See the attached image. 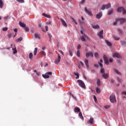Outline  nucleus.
Returning a JSON list of instances; mask_svg holds the SVG:
<instances>
[{"mask_svg": "<svg viewBox=\"0 0 126 126\" xmlns=\"http://www.w3.org/2000/svg\"><path fill=\"white\" fill-rule=\"evenodd\" d=\"M24 30L26 32H29V28L25 27Z\"/></svg>", "mask_w": 126, "mask_h": 126, "instance_id": "39", "label": "nucleus"}, {"mask_svg": "<svg viewBox=\"0 0 126 126\" xmlns=\"http://www.w3.org/2000/svg\"><path fill=\"white\" fill-rule=\"evenodd\" d=\"M117 79L120 83H122V82L123 81V79H121V78L117 77Z\"/></svg>", "mask_w": 126, "mask_h": 126, "instance_id": "41", "label": "nucleus"}, {"mask_svg": "<svg viewBox=\"0 0 126 126\" xmlns=\"http://www.w3.org/2000/svg\"><path fill=\"white\" fill-rule=\"evenodd\" d=\"M34 37L35 38H37V39H41L40 35H39L38 33H34Z\"/></svg>", "mask_w": 126, "mask_h": 126, "instance_id": "25", "label": "nucleus"}, {"mask_svg": "<svg viewBox=\"0 0 126 126\" xmlns=\"http://www.w3.org/2000/svg\"><path fill=\"white\" fill-rule=\"evenodd\" d=\"M94 122V119L93 118H91L90 120L87 121L88 124H90L91 125H93Z\"/></svg>", "mask_w": 126, "mask_h": 126, "instance_id": "14", "label": "nucleus"}, {"mask_svg": "<svg viewBox=\"0 0 126 126\" xmlns=\"http://www.w3.org/2000/svg\"><path fill=\"white\" fill-rule=\"evenodd\" d=\"M100 72L101 73H105V69H104V68H101V70H100Z\"/></svg>", "mask_w": 126, "mask_h": 126, "instance_id": "48", "label": "nucleus"}, {"mask_svg": "<svg viewBox=\"0 0 126 126\" xmlns=\"http://www.w3.org/2000/svg\"><path fill=\"white\" fill-rule=\"evenodd\" d=\"M48 35L49 36V38H50L49 41H51V40H52V37H53V36L52 35V34H51V33H48Z\"/></svg>", "mask_w": 126, "mask_h": 126, "instance_id": "40", "label": "nucleus"}, {"mask_svg": "<svg viewBox=\"0 0 126 126\" xmlns=\"http://www.w3.org/2000/svg\"><path fill=\"white\" fill-rule=\"evenodd\" d=\"M93 28H94V29H99V28H100V27L98 25H94L93 26Z\"/></svg>", "mask_w": 126, "mask_h": 126, "instance_id": "24", "label": "nucleus"}, {"mask_svg": "<svg viewBox=\"0 0 126 126\" xmlns=\"http://www.w3.org/2000/svg\"><path fill=\"white\" fill-rule=\"evenodd\" d=\"M114 71L115 72H116V73H117V74H119V75H121V74H122L121 73V72H120L119 71V70H117V69H114Z\"/></svg>", "mask_w": 126, "mask_h": 126, "instance_id": "32", "label": "nucleus"}, {"mask_svg": "<svg viewBox=\"0 0 126 126\" xmlns=\"http://www.w3.org/2000/svg\"><path fill=\"white\" fill-rule=\"evenodd\" d=\"M85 11L86 12V13H87V14H88V15H90V16H92V13L90 11L88 10L87 8H85Z\"/></svg>", "mask_w": 126, "mask_h": 126, "instance_id": "12", "label": "nucleus"}, {"mask_svg": "<svg viewBox=\"0 0 126 126\" xmlns=\"http://www.w3.org/2000/svg\"><path fill=\"white\" fill-rule=\"evenodd\" d=\"M118 21H120V24H123V23H125L126 21V18H118Z\"/></svg>", "mask_w": 126, "mask_h": 126, "instance_id": "10", "label": "nucleus"}, {"mask_svg": "<svg viewBox=\"0 0 126 126\" xmlns=\"http://www.w3.org/2000/svg\"><path fill=\"white\" fill-rule=\"evenodd\" d=\"M105 8H106V5H102L101 6L102 10H105Z\"/></svg>", "mask_w": 126, "mask_h": 126, "instance_id": "45", "label": "nucleus"}, {"mask_svg": "<svg viewBox=\"0 0 126 126\" xmlns=\"http://www.w3.org/2000/svg\"><path fill=\"white\" fill-rule=\"evenodd\" d=\"M80 64H81V65H82V66H84V63H83V62L80 61Z\"/></svg>", "mask_w": 126, "mask_h": 126, "instance_id": "60", "label": "nucleus"}, {"mask_svg": "<svg viewBox=\"0 0 126 126\" xmlns=\"http://www.w3.org/2000/svg\"><path fill=\"white\" fill-rule=\"evenodd\" d=\"M23 39V38L21 37L19 38L18 39L16 40V42H21V41H22Z\"/></svg>", "mask_w": 126, "mask_h": 126, "instance_id": "31", "label": "nucleus"}, {"mask_svg": "<svg viewBox=\"0 0 126 126\" xmlns=\"http://www.w3.org/2000/svg\"><path fill=\"white\" fill-rule=\"evenodd\" d=\"M105 42L109 47H111V46H112V43L110 42L109 40H105Z\"/></svg>", "mask_w": 126, "mask_h": 126, "instance_id": "21", "label": "nucleus"}, {"mask_svg": "<svg viewBox=\"0 0 126 126\" xmlns=\"http://www.w3.org/2000/svg\"><path fill=\"white\" fill-rule=\"evenodd\" d=\"M105 7H106V9H108V8H110V7H111V3L105 4Z\"/></svg>", "mask_w": 126, "mask_h": 126, "instance_id": "27", "label": "nucleus"}, {"mask_svg": "<svg viewBox=\"0 0 126 126\" xmlns=\"http://www.w3.org/2000/svg\"><path fill=\"white\" fill-rule=\"evenodd\" d=\"M76 55L77 57H80V52L79 51V50H77Z\"/></svg>", "mask_w": 126, "mask_h": 126, "instance_id": "42", "label": "nucleus"}, {"mask_svg": "<svg viewBox=\"0 0 126 126\" xmlns=\"http://www.w3.org/2000/svg\"><path fill=\"white\" fill-rule=\"evenodd\" d=\"M113 58H117V59H121L122 56L118 52H115L113 54Z\"/></svg>", "mask_w": 126, "mask_h": 126, "instance_id": "5", "label": "nucleus"}, {"mask_svg": "<svg viewBox=\"0 0 126 126\" xmlns=\"http://www.w3.org/2000/svg\"><path fill=\"white\" fill-rule=\"evenodd\" d=\"M29 59L30 60H32V59H33V53H30L29 54Z\"/></svg>", "mask_w": 126, "mask_h": 126, "instance_id": "28", "label": "nucleus"}, {"mask_svg": "<svg viewBox=\"0 0 126 126\" xmlns=\"http://www.w3.org/2000/svg\"><path fill=\"white\" fill-rule=\"evenodd\" d=\"M7 29H8L7 28H3L2 29V31H7Z\"/></svg>", "mask_w": 126, "mask_h": 126, "instance_id": "55", "label": "nucleus"}, {"mask_svg": "<svg viewBox=\"0 0 126 126\" xmlns=\"http://www.w3.org/2000/svg\"><path fill=\"white\" fill-rule=\"evenodd\" d=\"M96 93L98 94L100 93L101 92V91L100 90V89H99V88H96Z\"/></svg>", "mask_w": 126, "mask_h": 126, "instance_id": "43", "label": "nucleus"}, {"mask_svg": "<svg viewBox=\"0 0 126 126\" xmlns=\"http://www.w3.org/2000/svg\"><path fill=\"white\" fill-rule=\"evenodd\" d=\"M122 94H124V95H126V91L122 92Z\"/></svg>", "mask_w": 126, "mask_h": 126, "instance_id": "64", "label": "nucleus"}, {"mask_svg": "<svg viewBox=\"0 0 126 126\" xmlns=\"http://www.w3.org/2000/svg\"><path fill=\"white\" fill-rule=\"evenodd\" d=\"M94 66H95V67H96V68L99 67V65L97 64H94Z\"/></svg>", "mask_w": 126, "mask_h": 126, "instance_id": "59", "label": "nucleus"}, {"mask_svg": "<svg viewBox=\"0 0 126 126\" xmlns=\"http://www.w3.org/2000/svg\"><path fill=\"white\" fill-rule=\"evenodd\" d=\"M97 84L98 86H101V81L99 79H97Z\"/></svg>", "mask_w": 126, "mask_h": 126, "instance_id": "30", "label": "nucleus"}, {"mask_svg": "<svg viewBox=\"0 0 126 126\" xmlns=\"http://www.w3.org/2000/svg\"><path fill=\"white\" fill-rule=\"evenodd\" d=\"M46 24L47 25H51L52 24V22H51V21H49V22H46Z\"/></svg>", "mask_w": 126, "mask_h": 126, "instance_id": "47", "label": "nucleus"}, {"mask_svg": "<svg viewBox=\"0 0 126 126\" xmlns=\"http://www.w3.org/2000/svg\"><path fill=\"white\" fill-rule=\"evenodd\" d=\"M12 50L13 51V54H16L17 53V50H16V48H12Z\"/></svg>", "mask_w": 126, "mask_h": 126, "instance_id": "35", "label": "nucleus"}, {"mask_svg": "<svg viewBox=\"0 0 126 126\" xmlns=\"http://www.w3.org/2000/svg\"><path fill=\"white\" fill-rule=\"evenodd\" d=\"M87 39V40H90V38L88 36H87L85 33H84L82 36L81 37V40L83 41V42H85L86 39Z\"/></svg>", "mask_w": 126, "mask_h": 126, "instance_id": "4", "label": "nucleus"}, {"mask_svg": "<svg viewBox=\"0 0 126 126\" xmlns=\"http://www.w3.org/2000/svg\"><path fill=\"white\" fill-rule=\"evenodd\" d=\"M40 74H41V73L40 72H37L36 73V76H40Z\"/></svg>", "mask_w": 126, "mask_h": 126, "instance_id": "53", "label": "nucleus"}, {"mask_svg": "<svg viewBox=\"0 0 126 126\" xmlns=\"http://www.w3.org/2000/svg\"><path fill=\"white\" fill-rule=\"evenodd\" d=\"M110 105H106L104 106L105 109H109L110 108Z\"/></svg>", "mask_w": 126, "mask_h": 126, "instance_id": "56", "label": "nucleus"}, {"mask_svg": "<svg viewBox=\"0 0 126 126\" xmlns=\"http://www.w3.org/2000/svg\"><path fill=\"white\" fill-rule=\"evenodd\" d=\"M53 74V73L52 72H48L45 74H42V77L43 78H45V79L47 78H49L50 77V76L49 75H52Z\"/></svg>", "mask_w": 126, "mask_h": 126, "instance_id": "3", "label": "nucleus"}, {"mask_svg": "<svg viewBox=\"0 0 126 126\" xmlns=\"http://www.w3.org/2000/svg\"><path fill=\"white\" fill-rule=\"evenodd\" d=\"M118 31L119 34H123V30H121V29H118Z\"/></svg>", "mask_w": 126, "mask_h": 126, "instance_id": "50", "label": "nucleus"}, {"mask_svg": "<svg viewBox=\"0 0 126 126\" xmlns=\"http://www.w3.org/2000/svg\"><path fill=\"white\" fill-rule=\"evenodd\" d=\"M59 53L60 54H62V55H63V52L62 51H59Z\"/></svg>", "mask_w": 126, "mask_h": 126, "instance_id": "63", "label": "nucleus"}, {"mask_svg": "<svg viewBox=\"0 0 126 126\" xmlns=\"http://www.w3.org/2000/svg\"><path fill=\"white\" fill-rule=\"evenodd\" d=\"M45 29H46V31H48L49 29V27L47 26H45Z\"/></svg>", "mask_w": 126, "mask_h": 126, "instance_id": "61", "label": "nucleus"}, {"mask_svg": "<svg viewBox=\"0 0 126 126\" xmlns=\"http://www.w3.org/2000/svg\"><path fill=\"white\" fill-rule=\"evenodd\" d=\"M85 64L87 68H88V67H89V64L88 63V60H85Z\"/></svg>", "mask_w": 126, "mask_h": 126, "instance_id": "22", "label": "nucleus"}, {"mask_svg": "<svg viewBox=\"0 0 126 126\" xmlns=\"http://www.w3.org/2000/svg\"><path fill=\"white\" fill-rule=\"evenodd\" d=\"M37 51H38V48L37 47H36V48H35L34 51H33L34 56H36V55H37Z\"/></svg>", "mask_w": 126, "mask_h": 126, "instance_id": "26", "label": "nucleus"}, {"mask_svg": "<svg viewBox=\"0 0 126 126\" xmlns=\"http://www.w3.org/2000/svg\"><path fill=\"white\" fill-rule=\"evenodd\" d=\"M124 8L123 7H118L117 9L118 12H122L124 10Z\"/></svg>", "mask_w": 126, "mask_h": 126, "instance_id": "18", "label": "nucleus"}, {"mask_svg": "<svg viewBox=\"0 0 126 126\" xmlns=\"http://www.w3.org/2000/svg\"><path fill=\"white\" fill-rule=\"evenodd\" d=\"M102 16H103V13L100 12L99 14L96 15V19H100Z\"/></svg>", "mask_w": 126, "mask_h": 126, "instance_id": "13", "label": "nucleus"}, {"mask_svg": "<svg viewBox=\"0 0 126 126\" xmlns=\"http://www.w3.org/2000/svg\"><path fill=\"white\" fill-rule=\"evenodd\" d=\"M86 58H89V57L93 58L94 57V55L92 52H89L86 53Z\"/></svg>", "mask_w": 126, "mask_h": 126, "instance_id": "7", "label": "nucleus"}, {"mask_svg": "<svg viewBox=\"0 0 126 126\" xmlns=\"http://www.w3.org/2000/svg\"><path fill=\"white\" fill-rule=\"evenodd\" d=\"M81 45H80V44H79L77 46V49H78V50H79L80 49H81Z\"/></svg>", "mask_w": 126, "mask_h": 126, "instance_id": "54", "label": "nucleus"}, {"mask_svg": "<svg viewBox=\"0 0 126 126\" xmlns=\"http://www.w3.org/2000/svg\"><path fill=\"white\" fill-rule=\"evenodd\" d=\"M113 38L115 40H116V41H119V40H120V37L116 36H114Z\"/></svg>", "mask_w": 126, "mask_h": 126, "instance_id": "34", "label": "nucleus"}, {"mask_svg": "<svg viewBox=\"0 0 126 126\" xmlns=\"http://www.w3.org/2000/svg\"><path fill=\"white\" fill-rule=\"evenodd\" d=\"M123 14H124V15L126 14V10H125V9H124V10L123 11Z\"/></svg>", "mask_w": 126, "mask_h": 126, "instance_id": "57", "label": "nucleus"}, {"mask_svg": "<svg viewBox=\"0 0 126 126\" xmlns=\"http://www.w3.org/2000/svg\"><path fill=\"white\" fill-rule=\"evenodd\" d=\"M109 100L111 103H116V102H117L116 95L114 94H111L109 96Z\"/></svg>", "mask_w": 126, "mask_h": 126, "instance_id": "1", "label": "nucleus"}, {"mask_svg": "<svg viewBox=\"0 0 126 126\" xmlns=\"http://www.w3.org/2000/svg\"><path fill=\"white\" fill-rule=\"evenodd\" d=\"M103 59L105 62V64H109V61H108V57H107V56L103 55Z\"/></svg>", "mask_w": 126, "mask_h": 126, "instance_id": "8", "label": "nucleus"}, {"mask_svg": "<svg viewBox=\"0 0 126 126\" xmlns=\"http://www.w3.org/2000/svg\"><path fill=\"white\" fill-rule=\"evenodd\" d=\"M113 12H114V11H113V9H111L108 12V15H111V14H112L113 13Z\"/></svg>", "mask_w": 126, "mask_h": 126, "instance_id": "29", "label": "nucleus"}, {"mask_svg": "<svg viewBox=\"0 0 126 126\" xmlns=\"http://www.w3.org/2000/svg\"><path fill=\"white\" fill-rule=\"evenodd\" d=\"M79 22L81 25H82L83 24H84V22L83 21H81V20H79Z\"/></svg>", "mask_w": 126, "mask_h": 126, "instance_id": "49", "label": "nucleus"}, {"mask_svg": "<svg viewBox=\"0 0 126 126\" xmlns=\"http://www.w3.org/2000/svg\"><path fill=\"white\" fill-rule=\"evenodd\" d=\"M11 36H12V34L10 33H8L7 34V36L8 38H11Z\"/></svg>", "mask_w": 126, "mask_h": 126, "instance_id": "51", "label": "nucleus"}, {"mask_svg": "<svg viewBox=\"0 0 126 126\" xmlns=\"http://www.w3.org/2000/svg\"><path fill=\"white\" fill-rule=\"evenodd\" d=\"M103 34H104L103 30H101L100 32H98L97 33V36L100 38V39H104V37L103 36Z\"/></svg>", "mask_w": 126, "mask_h": 126, "instance_id": "6", "label": "nucleus"}, {"mask_svg": "<svg viewBox=\"0 0 126 126\" xmlns=\"http://www.w3.org/2000/svg\"><path fill=\"white\" fill-rule=\"evenodd\" d=\"M19 24L21 27H26V25L24 23H22L21 21L19 22Z\"/></svg>", "mask_w": 126, "mask_h": 126, "instance_id": "17", "label": "nucleus"}, {"mask_svg": "<svg viewBox=\"0 0 126 126\" xmlns=\"http://www.w3.org/2000/svg\"><path fill=\"white\" fill-rule=\"evenodd\" d=\"M94 102H97V97H96V95H94Z\"/></svg>", "mask_w": 126, "mask_h": 126, "instance_id": "52", "label": "nucleus"}, {"mask_svg": "<svg viewBox=\"0 0 126 126\" xmlns=\"http://www.w3.org/2000/svg\"><path fill=\"white\" fill-rule=\"evenodd\" d=\"M79 117L81 120H83V121L84 120V117H83V116L82 115V112H80L79 113Z\"/></svg>", "mask_w": 126, "mask_h": 126, "instance_id": "19", "label": "nucleus"}, {"mask_svg": "<svg viewBox=\"0 0 126 126\" xmlns=\"http://www.w3.org/2000/svg\"><path fill=\"white\" fill-rule=\"evenodd\" d=\"M74 75H75L76 77H75L76 79H78L79 78V74L77 72H74Z\"/></svg>", "mask_w": 126, "mask_h": 126, "instance_id": "23", "label": "nucleus"}, {"mask_svg": "<svg viewBox=\"0 0 126 126\" xmlns=\"http://www.w3.org/2000/svg\"><path fill=\"white\" fill-rule=\"evenodd\" d=\"M75 113H80V108L79 107H75L74 109Z\"/></svg>", "mask_w": 126, "mask_h": 126, "instance_id": "16", "label": "nucleus"}, {"mask_svg": "<svg viewBox=\"0 0 126 126\" xmlns=\"http://www.w3.org/2000/svg\"><path fill=\"white\" fill-rule=\"evenodd\" d=\"M99 64L100 67H101V68H102V67H103V64H102L101 63H99Z\"/></svg>", "mask_w": 126, "mask_h": 126, "instance_id": "62", "label": "nucleus"}, {"mask_svg": "<svg viewBox=\"0 0 126 126\" xmlns=\"http://www.w3.org/2000/svg\"><path fill=\"white\" fill-rule=\"evenodd\" d=\"M69 54L70 57H72L73 54H72V51H71L70 49L69 50Z\"/></svg>", "mask_w": 126, "mask_h": 126, "instance_id": "38", "label": "nucleus"}, {"mask_svg": "<svg viewBox=\"0 0 126 126\" xmlns=\"http://www.w3.org/2000/svg\"><path fill=\"white\" fill-rule=\"evenodd\" d=\"M2 6H3V3L2 2V0H0V8H2Z\"/></svg>", "mask_w": 126, "mask_h": 126, "instance_id": "33", "label": "nucleus"}, {"mask_svg": "<svg viewBox=\"0 0 126 126\" xmlns=\"http://www.w3.org/2000/svg\"><path fill=\"white\" fill-rule=\"evenodd\" d=\"M102 77L104 78V79H107L108 77H109V74L104 73L102 74Z\"/></svg>", "mask_w": 126, "mask_h": 126, "instance_id": "15", "label": "nucleus"}, {"mask_svg": "<svg viewBox=\"0 0 126 126\" xmlns=\"http://www.w3.org/2000/svg\"><path fill=\"white\" fill-rule=\"evenodd\" d=\"M94 57L96 58V59H98V58H99V54H98V53H94Z\"/></svg>", "mask_w": 126, "mask_h": 126, "instance_id": "44", "label": "nucleus"}, {"mask_svg": "<svg viewBox=\"0 0 126 126\" xmlns=\"http://www.w3.org/2000/svg\"><path fill=\"white\" fill-rule=\"evenodd\" d=\"M58 59H57L55 61V63H56V64H59V63H60V62H61V56L60 55V54L58 55Z\"/></svg>", "mask_w": 126, "mask_h": 126, "instance_id": "9", "label": "nucleus"}, {"mask_svg": "<svg viewBox=\"0 0 126 126\" xmlns=\"http://www.w3.org/2000/svg\"><path fill=\"white\" fill-rule=\"evenodd\" d=\"M42 15H43V16H44V17H46L47 18H51V16L50 15H48L46 13H43Z\"/></svg>", "mask_w": 126, "mask_h": 126, "instance_id": "20", "label": "nucleus"}, {"mask_svg": "<svg viewBox=\"0 0 126 126\" xmlns=\"http://www.w3.org/2000/svg\"><path fill=\"white\" fill-rule=\"evenodd\" d=\"M77 82L79 84V85L81 87V88L85 89L86 87L85 86V84L84 83V82L81 80H77Z\"/></svg>", "mask_w": 126, "mask_h": 126, "instance_id": "2", "label": "nucleus"}, {"mask_svg": "<svg viewBox=\"0 0 126 126\" xmlns=\"http://www.w3.org/2000/svg\"><path fill=\"white\" fill-rule=\"evenodd\" d=\"M8 18H9V16H6L4 17V19H5L6 20L8 19Z\"/></svg>", "mask_w": 126, "mask_h": 126, "instance_id": "58", "label": "nucleus"}, {"mask_svg": "<svg viewBox=\"0 0 126 126\" xmlns=\"http://www.w3.org/2000/svg\"><path fill=\"white\" fill-rule=\"evenodd\" d=\"M20 3H24V0H16Z\"/></svg>", "mask_w": 126, "mask_h": 126, "instance_id": "36", "label": "nucleus"}, {"mask_svg": "<svg viewBox=\"0 0 126 126\" xmlns=\"http://www.w3.org/2000/svg\"><path fill=\"white\" fill-rule=\"evenodd\" d=\"M60 21H61L63 26L64 27H66L67 26V25L66 24V23L65 22V21H64L63 20V18H60Z\"/></svg>", "mask_w": 126, "mask_h": 126, "instance_id": "11", "label": "nucleus"}, {"mask_svg": "<svg viewBox=\"0 0 126 126\" xmlns=\"http://www.w3.org/2000/svg\"><path fill=\"white\" fill-rule=\"evenodd\" d=\"M118 21H119L118 19H116V21L114 22H113V25H117V23H118Z\"/></svg>", "mask_w": 126, "mask_h": 126, "instance_id": "46", "label": "nucleus"}, {"mask_svg": "<svg viewBox=\"0 0 126 126\" xmlns=\"http://www.w3.org/2000/svg\"><path fill=\"white\" fill-rule=\"evenodd\" d=\"M121 45L122 46H126V41H123L121 42Z\"/></svg>", "mask_w": 126, "mask_h": 126, "instance_id": "37", "label": "nucleus"}]
</instances>
